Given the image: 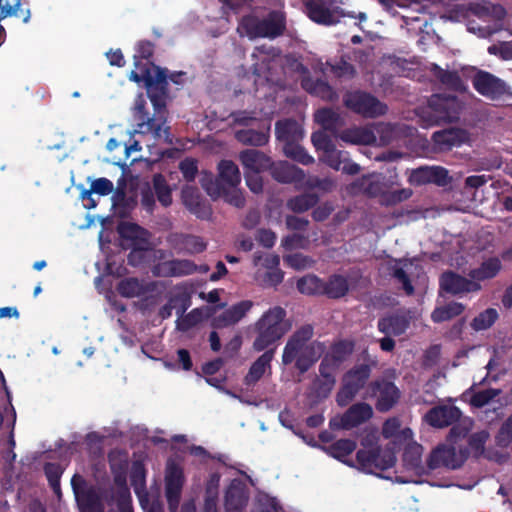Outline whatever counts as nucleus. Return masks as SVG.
Instances as JSON below:
<instances>
[{
    "label": "nucleus",
    "instance_id": "b1692460",
    "mask_svg": "<svg viewBox=\"0 0 512 512\" xmlns=\"http://www.w3.org/2000/svg\"><path fill=\"white\" fill-rule=\"evenodd\" d=\"M119 233L123 239L131 241L130 247L139 248L144 251L151 249L150 232L138 224L124 223L119 227Z\"/></svg>",
    "mask_w": 512,
    "mask_h": 512
},
{
    "label": "nucleus",
    "instance_id": "a211bd4d",
    "mask_svg": "<svg viewBox=\"0 0 512 512\" xmlns=\"http://www.w3.org/2000/svg\"><path fill=\"white\" fill-rule=\"evenodd\" d=\"M449 180L448 170L441 166H420L412 170L409 177L410 183L416 186L425 184L446 186Z\"/></svg>",
    "mask_w": 512,
    "mask_h": 512
},
{
    "label": "nucleus",
    "instance_id": "c03bdc74",
    "mask_svg": "<svg viewBox=\"0 0 512 512\" xmlns=\"http://www.w3.org/2000/svg\"><path fill=\"white\" fill-rule=\"evenodd\" d=\"M283 151L288 158L303 165H308L314 162L313 157L307 153V151L299 144V142L285 143L283 146Z\"/></svg>",
    "mask_w": 512,
    "mask_h": 512
},
{
    "label": "nucleus",
    "instance_id": "37998d69",
    "mask_svg": "<svg viewBox=\"0 0 512 512\" xmlns=\"http://www.w3.org/2000/svg\"><path fill=\"white\" fill-rule=\"evenodd\" d=\"M178 253L198 254L206 249V243L195 235H182L179 240Z\"/></svg>",
    "mask_w": 512,
    "mask_h": 512
},
{
    "label": "nucleus",
    "instance_id": "052dcab7",
    "mask_svg": "<svg viewBox=\"0 0 512 512\" xmlns=\"http://www.w3.org/2000/svg\"><path fill=\"white\" fill-rule=\"evenodd\" d=\"M116 483H120V478H116ZM123 486L116 493L117 507L120 512H133L131 505V495L128 487L125 485V479L121 481Z\"/></svg>",
    "mask_w": 512,
    "mask_h": 512
},
{
    "label": "nucleus",
    "instance_id": "473e14b6",
    "mask_svg": "<svg viewBox=\"0 0 512 512\" xmlns=\"http://www.w3.org/2000/svg\"><path fill=\"white\" fill-rule=\"evenodd\" d=\"M113 189L114 186L112 181H110L107 178H98L91 183L89 190H83L81 192L80 198L83 201H87V203L84 204V206L87 209H92L95 208L97 205L96 201L92 197L93 193H96L101 196H106L109 195L113 191Z\"/></svg>",
    "mask_w": 512,
    "mask_h": 512
},
{
    "label": "nucleus",
    "instance_id": "338daca9",
    "mask_svg": "<svg viewBox=\"0 0 512 512\" xmlns=\"http://www.w3.org/2000/svg\"><path fill=\"white\" fill-rule=\"evenodd\" d=\"M285 223L287 228L293 231H305L309 225V221L306 218L295 215H287Z\"/></svg>",
    "mask_w": 512,
    "mask_h": 512
},
{
    "label": "nucleus",
    "instance_id": "13d9d810",
    "mask_svg": "<svg viewBox=\"0 0 512 512\" xmlns=\"http://www.w3.org/2000/svg\"><path fill=\"white\" fill-rule=\"evenodd\" d=\"M155 45L148 40L139 41L136 48V54L134 55L135 67L139 68L143 65L140 60H146V63L151 62L150 59L154 54Z\"/></svg>",
    "mask_w": 512,
    "mask_h": 512
},
{
    "label": "nucleus",
    "instance_id": "0eeeda50",
    "mask_svg": "<svg viewBox=\"0 0 512 512\" xmlns=\"http://www.w3.org/2000/svg\"><path fill=\"white\" fill-rule=\"evenodd\" d=\"M343 100L346 108L364 118H377L385 115L388 110V106L377 97L360 90L348 91Z\"/></svg>",
    "mask_w": 512,
    "mask_h": 512
},
{
    "label": "nucleus",
    "instance_id": "f257e3e1",
    "mask_svg": "<svg viewBox=\"0 0 512 512\" xmlns=\"http://www.w3.org/2000/svg\"><path fill=\"white\" fill-rule=\"evenodd\" d=\"M286 311L280 306H275L266 311L256 323L257 336L253 342V349L257 352L264 351L250 366L244 377V384L255 385L271 367L276 348H270L280 340L288 331L290 325L284 323Z\"/></svg>",
    "mask_w": 512,
    "mask_h": 512
},
{
    "label": "nucleus",
    "instance_id": "de8ad7c7",
    "mask_svg": "<svg viewBox=\"0 0 512 512\" xmlns=\"http://www.w3.org/2000/svg\"><path fill=\"white\" fill-rule=\"evenodd\" d=\"M394 264L389 265L388 270L389 274L397 280L402 285V289L405 291L406 295L411 296L414 294L415 289L412 285V282L405 272V270L399 266V260H393Z\"/></svg>",
    "mask_w": 512,
    "mask_h": 512
},
{
    "label": "nucleus",
    "instance_id": "6ab92c4d",
    "mask_svg": "<svg viewBox=\"0 0 512 512\" xmlns=\"http://www.w3.org/2000/svg\"><path fill=\"white\" fill-rule=\"evenodd\" d=\"M462 416L461 410L454 405H439L424 415V421L434 428H444L455 424Z\"/></svg>",
    "mask_w": 512,
    "mask_h": 512
},
{
    "label": "nucleus",
    "instance_id": "6e6d98bb",
    "mask_svg": "<svg viewBox=\"0 0 512 512\" xmlns=\"http://www.w3.org/2000/svg\"><path fill=\"white\" fill-rule=\"evenodd\" d=\"M329 0H322V25H334L340 22L346 14L340 7L329 8Z\"/></svg>",
    "mask_w": 512,
    "mask_h": 512
},
{
    "label": "nucleus",
    "instance_id": "2eb2a0df",
    "mask_svg": "<svg viewBox=\"0 0 512 512\" xmlns=\"http://www.w3.org/2000/svg\"><path fill=\"white\" fill-rule=\"evenodd\" d=\"M185 477L180 465L169 461L165 474V497L170 512H176L181 498Z\"/></svg>",
    "mask_w": 512,
    "mask_h": 512
},
{
    "label": "nucleus",
    "instance_id": "09e8293b",
    "mask_svg": "<svg viewBox=\"0 0 512 512\" xmlns=\"http://www.w3.org/2000/svg\"><path fill=\"white\" fill-rule=\"evenodd\" d=\"M130 481L137 495L146 489V468L142 462H133L130 473Z\"/></svg>",
    "mask_w": 512,
    "mask_h": 512
},
{
    "label": "nucleus",
    "instance_id": "e433bc0d",
    "mask_svg": "<svg viewBox=\"0 0 512 512\" xmlns=\"http://www.w3.org/2000/svg\"><path fill=\"white\" fill-rule=\"evenodd\" d=\"M152 187V191L156 196L158 202L163 207H169L173 202L172 189L163 174L156 173L153 175Z\"/></svg>",
    "mask_w": 512,
    "mask_h": 512
},
{
    "label": "nucleus",
    "instance_id": "39448f33",
    "mask_svg": "<svg viewBox=\"0 0 512 512\" xmlns=\"http://www.w3.org/2000/svg\"><path fill=\"white\" fill-rule=\"evenodd\" d=\"M364 363L355 364L347 370L341 379V387L336 394V402L339 406H347L356 395L365 387L367 388L373 368L377 366V360L371 358L364 351Z\"/></svg>",
    "mask_w": 512,
    "mask_h": 512
},
{
    "label": "nucleus",
    "instance_id": "680f3d73",
    "mask_svg": "<svg viewBox=\"0 0 512 512\" xmlns=\"http://www.w3.org/2000/svg\"><path fill=\"white\" fill-rule=\"evenodd\" d=\"M500 394V390L494 388H488L476 392L470 400L472 406L476 408H482L487 405L491 400Z\"/></svg>",
    "mask_w": 512,
    "mask_h": 512
},
{
    "label": "nucleus",
    "instance_id": "cd10ccee",
    "mask_svg": "<svg viewBox=\"0 0 512 512\" xmlns=\"http://www.w3.org/2000/svg\"><path fill=\"white\" fill-rule=\"evenodd\" d=\"M337 139L354 145H371L376 142L374 132L366 127H352L335 134Z\"/></svg>",
    "mask_w": 512,
    "mask_h": 512
},
{
    "label": "nucleus",
    "instance_id": "dca6fc26",
    "mask_svg": "<svg viewBox=\"0 0 512 512\" xmlns=\"http://www.w3.org/2000/svg\"><path fill=\"white\" fill-rule=\"evenodd\" d=\"M372 416V406L366 402H358L351 405L342 416L331 419L330 426L333 429H352L367 422Z\"/></svg>",
    "mask_w": 512,
    "mask_h": 512
},
{
    "label": "nucleus",
    "instance_id": "6e6552de",
    "mask_svg": "<svg viewBox=\"0 0 512 512\" xmlns=\"http://www.w3.org/2000/svg\"><path fill=\"white\" fill-rule=\"evenodd\" d=\"M140 72L131 71L129 79L136 83H144L148 98L168 92L167 69L155 65L153 62L145 63L137 68Z\"/></svg>",
    "mask_w": 512,
    "mask_h": 512
},
{
    "label": "nucleus",
    "instance_id": "f3484780",
    "mask_svg": "<svg viewBox=\"0 0 512 512\" xmlns=\"http://www.w3.org/2000/svg\"><path fill=\"white\" fill-rule=\"evenodd\" d=\"M436 122H452L459 117V103L456 96L433 94L428 100Z\"/></svg>",
    "mask_w": 512,
    "mask_h": 512
},
{
    "label": "nucleus",
    "instance_id": "0e129e2a",
    "mask_svg": "<svg viewBox=\"0 0 512 512\" xmlns=\"http://www.w3.org/2000/svg\"><path fill=\"white\" fill-rule=\"evenodd\" d=\"M44 474L47 478L48 483L60 481L61 476L64 472L63 468L59 463L47 462L43 467Z\"/></svg>",
    "mask_w": 512,
    "mask_h": 512
},
{
    "label": "nucleus",
    "instance_id": "9d476101",
    "mask_svg": "<svg viewBox=\"0 0 512 512\" xmlns=\"http://www.w3.org/2000/svg\"><path fill=\"white\" fill-rule=\"evenodd\" d=\"M400 397L401 392L392 381L380 378L368 384L364 398H376V410L385 413L398 403Z\"/></svg>",
    "mask_w": 512,
    "mask_h": 512
},
{
    "label": "nucleus",
    "instance_id": "f704fd0d",
    "mask_svg": "<svg viewBox=\"0 0 512 512\" xmlns=\"http://www.w3.org/2000/svg\"><path fill=\"white\" fill-rule=\"evenodd\" d=\"M270 126L265 130L241 129L235 132V138L243 145L261 147L269 141Z\"/></svg>",
    "mask_w": 512,
    "mask_h": 512
},
{
    "label": "nucleus",
    "instance_id": "7c9ffc66",
    "mask_svg": "<svg viewBox=\"0 0 512 512\" xmlns=\"http://www.w3.org/2000/svg\"><path fill=\"white\" fill-rule=\"evenodd\" d=\"M275 133L278 140L285 143L299 142L304 132L301 125L294 119L279 120L275 124Z\"/></svg>",
    "mask_w": 512,
    "mask_h": 512
},
{
    "label": "nucleus",
    "instance_id": "4be33fe9",
    "mask_svg": "<svg viewBox=\"0 0 512 512\" xmlns=\"http://www.w3.org/2000/svg\"><path fill=\"white\" fill-rule=\"evenodd\" d=\"M468 138L467 131L460 128L443 129L432 134V141L435 147L440 151H448L454 147H459L465 143Z\"/></svg>",
    "mask_w": 512,
    "mask_h": 512
},
{
    "label": "nucleus",
    "instance_id": "bf43d9fd",
    "mask_svg": "<svg viewBox=\"0 0 512 512\" xmlns=\"http://www.w3.org/2000/svg\"><path fill=\"white\" fill-rule=\"evenodd\" d=\"M297 289L302 294H316L320 290V279L315 275L303 276L297 281Z\"/></svg>",
    "mask_w": 512,
    "mask_h": 512
},
{
    "label": "nucleus",
    "instance_id": "4468645a",
    "mask_svg": "<svg viewBox=\"0 0 512 512\" xmlns=\"http://www.w3.org/2000/svg\"><path fill=\"white\" fill-rule=\"evenodd\" d=\"M322 163L337 171H342L348 175H356L360 171V166L348 158V153L337 150L331 144L329 137L322 133Z\"/></svg>",
    "mask_w": 512,
    "mask_h": 512
},
{
    "label": "nucleus",
    "instance_id": "8fccbe9b",
    "mask_svg": "<svg viewBox=\"0 0 512 512\" xmlns=\"http://www.w3.org/2000/svg\"><path fill=\"white\" fill-rule=\"evenodd\" d=\"M489 438V433L485 430L475 432L468 438V451L473 453L475 458H479L483 455L485 444Z\"/></svg>",
    "mask_w": 512,
    "mask_h": 512
},
{
    "label": "nucleus",
    "instance_id": "79ce46f5",
    "mask_svg": "<svg viewBox=\"0 0 512 512\" xmlns=\"http://www.w3.org/2000/svg\"><path fill=\"white\" fill-rule=\"evenodd\" d=\"M317 202L316 194L304 193L288 199L287 208L295 213H302L314 207Z\"/></svg>",
    "mask_w": 512,
    "mask_h": 512
},
{
    "label": "nucleus",
    "instance_id": "69168bd1",
    "mask_svg": "<svg viewBox=\"0 0 512 512\" xmlns=\"http://www.w3.org/2000/svg\"><path fill=\"white\" fill-rule=\"evenodd\" d=\"M245 181L248 188L253 193H261L263 190V180L260 173L256 172H245Z\"/></svg>",
    "mask_w": 512,
    "mask_h": 512
},
{
    "label": "nucleus",
    "instance_id": "aec40b11",
    "mask_svg": "<svg viewBox=\"0 0 512 512\" xmlns=\"http://www.w3.org/2000/svg\"><path fill=\"white\" fill-rule=\"evenodd\" d=\"M197 271V265L188 259H172L156 264L153 269V275L156 277H183Z\"/></svg>",
    "mask_w": 512,
    "mask_h": 512
},
{
    "label": "nucleus",
    "instance_id": "49530a36",
    "mask_svg": "<svg viewBox=\"0 0 512 512\" xmlns=\"http://www.w3.org/2000/svg\"><path fill=\"white\" fill-rule=\"evenodd\" d=\"M423 447L419 444H409L403 452V462L406 468L418 470L421 467V455Z\"/></svg>",
    "mask_w": 512,
    "mask_h": 512
},
{
    "label": "nucleus",
    "instance_id": "bb28decb",
    "mask_svg": "<svg viewBox=\"0 0 512 512\" xmlns=\"http://www.w3.org/2000/svg\"><path fill=\"white\" fill-rule=\"evenodd\" d=\"M182 200L184 205L198 218L206 219L211 215V209L202 201L196 187L186 186L182 189Z\"/></svg>",
    "mask_w": 512,
    "mask_h": 512
},
{
    "label": "nucleus",
    "instance_id": "ddd939ff",
    "mask_svg": "<svg viewBox=\"0 0 512 512\" xmlns=\"http://www.w3.org/2000/svg\"><path fill=\"white\" fill-rule=\"evenodd\" d=\"M439 287L446 294L460 297L482 290V285L478 284L473 278L462 276L452 270L444 271L440 275Z\"/></svg>",
    "mask_w": 512,
    "mask_h": 512
},
{
    "label": "nucleus",
    "instance_id": "603ef678",
    "mask_svg": "<svg viewBox=\"0 0 512 512\" xmlns=\"http://www.w3.org/2000/svg\"><path fill=\"white\" fill-rule=\"evenodd\" d=\"M412 194L413 191L410 188L384 191V193H382V204L386 206H394L408 200Z\"/></svg>",
    "mask_w": 512,
    "mask_h": 512
},
{
    "label": "nucleus",
    "instance_id": "5701e85b",
    "mask_svg": "<svg viewBox=\"0 0 512 512\" xmlns=\"http://www.w3.org/2000/svg\"><path fill=\"white\" fill-rule=\"evenodd\" d=\"M248 502L245 485L238 479H233L225 492L224 506L226 512H241Z\"/></svg>",
    "mask_w": 512,
    "mask_h": 512
},
{
    "label": "nucleus",
    "instance_id": "4c0bfd02",
    "mask_svg": "<svg viewBox=\"0 0 512 512\" xmlns=\"http://www.w3.org/2000/svg\"><path fill=\"white\" fill-rule=\"evenodd\" d=\"M348 290L347 278L341 275H333L325 284L322 283V294H326L329 298H341L347 294Z\"/></svg>",
    "mask_w": 512,
    "mask_h": 512
},
{
    "label": "nucleus",
    "instance_id": "20e7f679",
    "mask_svg": "<svg viewBox=\"0 0 512 512\" xmlns=\"http://www.w3.org/2000/svg\"><path fill=\"white\" fill-rule=\"evenodd\" d=\"M314 335V328L305 324L294 331L289 337L282 354V363L289 365L295 362L300 374L307 372L318 360L313 343H310Z\"/></svg>",
    "mask_w": 512,
    "mask_h": 512
},
{
    "label": "nucleus",
    "instance_id": "864d4df0",
    "mask_svg": "<svg viewBox=\"0 0 512 512\" xmlns=\"http://www.w3.org/2000/svg\"><path fill=\"white\" fill-rule=\"evenodd\" d=\"M495 443L500 448H507L512 443V413L499 428L495 436Z\"/></svg>",
    "mask_w": 512,
    "mask_h": 512
},
{
    "label": "nucleus",
    "instance_id": "a878e982",
    "mask_svg": "<svg viewBox=\"0 0 512 512\" xmlns=\"http://www.w3.org/2000/svg\"><path fill=\"white\" fill-rule=\"evenodd\" d=\"M239 160L245 172H256L268 170L271 166V159L263 152L256 149H246L240 152Z\"/></svg>",
    "mask_w": 512,
    "mask_h": 512
},
{
    "label": "nucleus",
    "instance_id": "774afa93",
    "mask_svg": "<svg viewBox=\"0 0 512 512\" xmlns=\"http://www.w3.org/2000/svg\"><path fill=\"white\" fill-rule=\"evenodd\" d=\"M233 123L236 125L249 126L252 121L256 120L254 113L246 110L234 111L230 114Z\"/></svg>",
    "mask_w": 512,
    "mask_h": 512
},
{
    "label": "nucleus",
    "instance_id": "5fc2aeb1",
    "mask_svg": "<svg viewBox=\"0 0 512 512\" xmlns=\"http://www.w3.org/2000/svg\"><path fill=\"white\" fill-rule=\"evenodd\" d=\"M327 64L331 67L333 74L338 78L352 79L356 75L355 67L345 60L344 57H341L340 60L334 64L329 62H327Z\"/></svg>",
    "mask_w": 512,
    "mask_h": 512
},
{
    "label": "nucleus",
    "instance_id": "3c124183",
    "mask_svg": "<svg viewBox=\"0 0 512 512\" xmlns=\"http://www.w3.org/2000/svg\"><path fill=\"white\" fill-rule=\"evenodd\" d=\"M341 117L340 115L333 111L330 108H323L321 111V125H322V133L324 131H331L335 136L336 133H339L337 130V126L340 125Z\"/></svg>",
    "mask_w": 512,
    "mask_h": 512
},
{
    "label": "nucleus",
    "instance_id": "f8f14e48",
    "mask_svg": "<svg viewBox=\"0 0 512 512\" xmlns=\"http://www.w3.org/2000/svg\"><path fill=\"white\" fill-rule=\"evenodd\" d=\"M474 89L482 96L497 100L512 96L509 86L502 79L484 70H475L472 78Z\"/></svg>",
    "mask_w": 512,
    "mask_h": 512
},
{
    "label": "nucleus",
    "instance_id": "c9c22d12",
    "mask_svg": "<svg viewBox=\"0 0 512 512\" xmlns=\"http://www.w3.org/2000/svg\"><path fill=\"white\" fill-rule=\"evenodd\" d=\"M253 302L250 300H243L229 309H226L218 318L217 321L221 322L223 326L233 325L239 322L246 313L252 308Z\"/></svg>",
    "mask_w": 512,
    "mask_h": 512
},
{
    "label": "nucleus",
    "instance_id": "393cba45",
    "mask_svg": "<svg viewBox=\"0 0 512 512\" xmlns=\"http://www.w3.org/2000/svg\"><path fill=\"white\" fill-rule=\"evenodd\" d=\"M410 326V318L404 313H391L377 322L378 330L387 336H400Z\"/></svg>",
    "mask_w": 512,
    "mask_h": 512
},
{
    "label": "nucleus",
    "instance_id": "ea45409f",
    "mask_svg": "<svg viewBox=\"0 0 512 512\" xmlns=\"http://www.w3.org/2000/svg\"><path fill=\"white\" fill-rule=\"evenodd\" d=\"M465 310V306L459 302H450L445 306L437 307L431 314L434 323H442L456 316H459Z\"/></svg>",
    "mask_w": 512,
    "mask_h": 512
},
{
    "label": "nucleus",
    "instance_id": "4d7b16f0",
    "mask_svg": "<svg viewBox=\"0 0 512 512\" xmlns=\"http://www.w3.org/2000/svg\"><path fill=\"white\" fill-rule=\"evenodd\" d=\"M178 168L188 183L193 182L199 172L198 161L193 157H186L179 162Z\"/></svg>",
    "mask_w": 512,
    "mask_h": 512
},
{
    "label": "nucleus",
    "instance_id": "412c9836",
    "mask_svg": "<svg viewBox=\"0 0 512 512\" xmlns=\"http://www.w3.org/2000/svg\"><path fill=\"white\" fill-rule=\"evenodd\" d=\"M269 170L272 178L279 183L300 185L305 179L304 171L287 161L271 162Z\"/></svg>",
    "mask_w": 512,
    "mask_h": 512
},
{
    "label": "nucleus",
    "instance_id": "a18cd8bd",
    "mask_svg": "<svg viewBox=\"0 0 512 512\" xmlns=\"http://www.w3.org/2000/svg\"><path fill=\"white\" fill-rule=\"evenodd\" d=\"M499 315L496 309L487 308L479 313L471 322V328L475 331L487 330L494 325Z\"/></svg>",
    "mask_w": 512,
    "mask_h": 512
},
{
    "label": "nucleus",
    "instance_id": "e2e57ef3",
    "mask_svg": "<svg viewBox=\"0 0 512 512\" xmlns=\"http://www.w3.org/2000/svg\"><path fill=\"white\" fill-rule=\"evenodd\" d=\"M201 320L202 313L199 309L195 308L177 321V328L185 332L196 326Z\"/></svg>",
    "mask_w": 512,
    "mask_h": 512
},
{
    "label": "nucleus",
    "instance_id": "72a5a7b5",
    "mask_svg": "<svg viewBox=\"0 0 512 512\" xmlns=\"http://www.w3.org/2000/svg\"><path fill=\"white\" fill-rule=\"evenodd\" d=\"M433 72L439 82L447 89L461 93L467 90L466 83L457 71L445 70L438 65H434Z\"/></svg>",
    "mask_w": 512,
    "mask_h": 512
},
{
    "label": "nucleus",
    "instance_id": "c756f323",
    "mask_svg": "<svg viewBox=\"0 0 512 512\" xmlns=\"http://www.w3.org/2000/svg\"><path fill=\"white\" fill-rule=\"evenodd\" d=\"M502 270V262L499 257L493 256L485 259L481 264L469 271L468 276L473 278L478 284L486 280L497 277Z\"/></svg>",
    "mask_w": 512,
    "mask_h": 512
},
{
    "label": "nucleus",
    "instance_id": "2f4dec72",
    "mask_svg": "<svg viewBox=\"0 0 512 512\" xmlns=\"http://www.w3.org/2000/svg\"><path fill=\"white\" fill-rule=\"evenodd\" d=\"M354 348L355 342L353 340L344 339L334 343L322 360V366L337 365L344 362L353 353Z\"/></svg>",
    "mask_w": 512,
    "mask_h": 512
},
{
    "label": "nucleus",
    "instance_id": "1a4fd4ad",
    "mask_svg": "<svg viewBox=\"0 0 512 512\" xmlns=\"http://www.w3.org/2000/svg\"><path fill=\"white\" fill-rule=\"evenodd\" d=\"M355 466L366 473L377 474L394 466L396 457L391 451H382L378 445L368 449H359L356 453Z\"/></svg>",
    "mask_w": 512,
    "mask_h": 512
},
{
    "label": "nucleus",
    "instance_id": "c85d7f7f",
    "mask_svg": "<svg viewBox=\"0 0 512 512\" xmlns=\"http://www.w3.org/2000/svg\"><path fill=\"white\" fill-rule=\"evenodd\" d=\"M357 447V443L353 439H339L333 442L328 447L322 446V451H325L329 456L347 464L350 467L355 466V462L349 458Z\"/></svg>",
    "mask_w": 512,
    "mask_h": 512
},
{
    "label": "nucleus",
    "instance_id": "7ed1b4c3",
    "mask_svg": "<svg viewBox=\"0 0 512 512\" xmlns=\"http://www.w3.org/2000/svg\"><path fill=\"white\" fill-rule=\"evenodd\" d=\"M240 183L241 174L238 166L231 160H221L215 180H211L208 184L202 183V186L212 198L222 197L228 204L243 208L246 200L243 192L238 188Z\"/></svg>",
    "mask_w": 512,
    "mask_h": 512
},
{
    "label": "nucleus",
    "instance_id": "58836bf2",
    "mask_svg": "<svg viewBox=\"0 0 512 512\" xmlns=\"http://www.w3.org/2000/svg\"><path fill=\"white\" fill-rule=\"evenodd\" d=\"M75 498L82 512H104L100 498L92 487L80 491Z\"/></svg>",
    "mask_w": 512,
    "mask_h": 512
},
{
    "label": "nucleus",
    "instance_id": "a19ab883",
    "mask_svg": "<svg viewBox=\"0 0 512 512\" xmlns=\"http://www.w3.org/2000/svg\"><path fill=\"white\" fill-rule=\"evenodd\" d=\"M116 289L118 293L125 298L140 297L147 291L139 279L135 277H129L121 280L117 284Z\"/></svg>",
    "mask_w": 512,
    "mask_h": 512
},
{
    "label": "nucleus",
    "instance_id": "f03ea898",
    "mask_svg": "<svg viewBox=\"0 0 512 512\" xmlns=\"http://www.w3.org/2000/svg\"><path fill=\"white\" fill-rule=\"evenodd\" d=\"M167 96L168 92H164L149 97L153 106L152 115L147 110L146 102L143 99L136 102L133 116L137 133L151 134L155 139H160L163 136L166 140L169 138L170 127L166 125L169 116Z\"/></svg>",
    "mask_w": 512,
    "mask_h": 512
},
{
    "label": "nucleus",
    "instance_id": "423d86ee",
    "mask_svg": "<svg viewBox=\"0 0 512 512\" xmlns=\"http://www.w3.org/2000/svg\"><path fill=\"white\" fill-rule=\"evenodd\" d=\"M285 29V16L278 10L270 11L262 19L253 14L245 15L241 18L237 27L240 36H247L251 40L257 38L274 39L282 35Z\"/></svg>",
    "mask_w": 512,
    "mask_h": 512
},
{
    "label": "nucleus",
    "instance_id": "9b49d317",
    "mask_svg": "<svg viewBox=\"0 0 512 512\" xmlns=\"http://www.w3.org/2000/svg\"><path fill=\"white\" fill-rule=\"evenodd\" d=\"M468 457L469 451L466 447H460L457 450L454 446L440 445L430 453L427 466L430 470L440 467L455 470L460 468Z\"/></svg>",
    "mask_w": 512,
    "mask_h": 512
}]
</instances>
